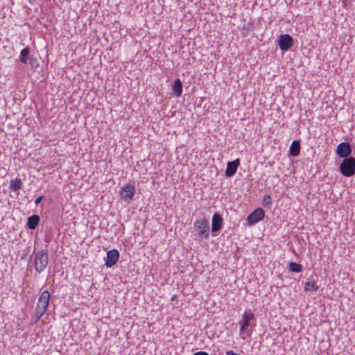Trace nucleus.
<instances>
[{
  "instance_id": "nucleus-20",
  "label": "nucleus",
  "mask_w": 355,
  "mask_h": 355,
  "mask_svg": "<svg viewBox=\"0 0 355 355\" xmlns=\"http://www.w3.org/2000/svg\"><path fill=\"white\" fill-rule=\"evenodd\" d=\"M262 204H263V207H268V208H270L272 206V202L271 197L270 195H266L263 196V200H262Z\"/></svg>"
},
{
  "instance_id": "nucleus-2",
  "label": "nucleus",
  "mask_w": 355,
  "mask_h": 355,
  "mask_svg": "<svg viewBox=\"0 0 355 355\" xmlns=\"http://www.w3.org/2000/svg\"><path fill=\"white\" fill-rule=\"evenodd\" d=\"M50 297L51 295L48 291H44L40 294L36 303L35 311L32 315V324H36L46 311L49 304Z\"/></svg>"
},
{
  "instance_id": "nucleus-5",
  "label": "nucleus",
  "mask_w": 355,
  "mask_h": 355,
  "mask_svg": "<svg viewBox=\"0 0 355 355\" xmlns=\"http://www.w3.org/2000/svg\"><path fill=\"white\" fill-rule=\"evenodd\" d=\"M340 172L345 177H352L355 174V158L349 157L341 162L339 167Z\"/></svg>"
},
{
  "instance_id": "nucleus-13",
  "label": "nucleus",
  "mask_w": 355,
  "mask_h": 355,
  "mask_svg": "<svg viewBox=\"0 0 355 355\" xmlns=\"http://www.w3.org/2000/svg\"><path fill=\"white\" fill-rule=\"evenodd\" d=\"M40 216L38 215H33L28 218L26 226L28 229L33 230L39 224Z\"/></svg>"
},
{
  "instance_id": "nucleus-6",
  "label": "nucleus",
  "mask_w": 355,
  "mask_h": 355,
  "mask_svg": "<svg viewBox=\"0 0 355 355\" xmlns=\"http://www.w3.org/2000/svg\"><path fill=\"white\" fill-rule=\"evenodd\" d=\"M135 194V188L133 185L127 184L123 186L119 191V196L125 202L130 204Z\"/></svg>"
},
{
  "instance_id": "nucleus-21",
  "label": "nucleus",
  "mask_w": 355,
  "mask_h": 355,
  "mask_svg": "<svg viewBox=\"0 0 355 355\" xmlns=\"http://www.w3.org/2000/svg\"><path fill=\"white\" fill-rule=\"evenodd\" d=\"M193 355H209V354L206 352L200 351L195 352Z\"/></svg>"
},
{
  "instance_id": "nucleus-4",
  "label": "nucleus",
  "mask_w": 355,
  "mask_h": 355,
  "mask_svg": "<svg viewBox=\"0 0 355 355\" xmlns=\"http://www.w3.org/2000/svg\"><path fill=\"white\" fill-rule=\"evenodd\" d=\"M193 228L197 232L198 238L208 239L209 238L210 227L208 220L202 218L197 220L193 223Z\"/></svg>"
},
{
  "instance_id": "nucleus-24",
  "label": "nucleus",
  "mask_w": 355,
  "mask_h": 355,
  "mask_svg": "<svg viewBox=\"0 0 355 355\" xmlns=\"http://www.w3.org/2000/svg\"><path fill=\"white\" fill-rule=\"evenodd\" d=\"M33 61L34 60L33 59H31V61H30V63L33 66Z\"/></svg>"
},
{
  "instance_id": "nucleus-23",
  "label": "nucleus",
  "mask_w": 355,
  "mask_h": 355,
  "mask_svg": "<svg viewBox=\"0 0 355 355\" xmlns=\"http://www.w3.org/2000/svg\"><path fill=\"white\" fill-rule=\"evenodd\" d=\"M226 354H227V355H240V354H237V353L234 352H233V351H232V350H229V351H227V352H226Z\"/></svg>"
},
{
  "instance_id": "nucleus-19",
  "label": "nucleus",
  "mask_w": 355,
  "mask_h": 355,
  "mask_svg": "<svg viewBox=\"0 0 355 355\" xmlns=\"http://www.w3.org/2000/svg\"><path fill=\"white\" fill-rule=\"evenodd\" d=\"M318 289V286L315 282H307L304 285V291H316Z\"/></svg>"
},
{
  "instance_id": "nucleus-8",
  "label": "nucleus",
  "mask_w": 355,
  "mask_h": 355,
  "mask_svg": "<svg viewBox=\"0 0 355 355\" xmlns=\"http://www.w3.org/2000/svg\"><path fill=\"white\" fill-rule=\"evenodd\" d=\"M278 44L281 50L287 51L293 45V39L288 34L281 35L279 37Z\"/></svg>"
},
{
  "instance_id": "nucleus-18",
  "label": "nucleus",
  "mask_w": 355,
  "mask_h": 355,
  "mask_svg": "<svg viewBox=\"0 0 355 355\" xmlns=\"http://www.w3.org/2000/svg\"><path fill=\"white\" fill-rule=\"evenodd\" d=\"M289 270L294 272H300L303 270V266L295 262H290L288 264Z\"/></svg>"
},
{
  "instance_id": "nucleus-15",
  "label": "nucleus",
  "mask_w": 355,
  "mask_h": 355,
  "mask_svg": "<svg viewBox=\"0 0 355 355\" xmlns=\"http://www.w3.org/2000/svg\"><path fill=\"white\" fill-rule=\"evenodd\" d=\"M173 91L175 96L179 97L181 96L182 92V84L179 78L174 81L173 85Z\"/></svg>"
},
{
  "instance_id": "nucleus-9",
  "label": "nucleus",
  "mask_w": 355,
  "mask_h": 355,
  "mask_svg": "<svg viewBox=\"0 0 355 355\" xmlns=\"http://www.w3.org/2000/svg\"><path fill=\"white\" fill-rule=\"evenodd\" d=\"M336 154L341 158H348L352 153V148L349 143L342 142L336 148Z\"/></svg>"
},
{
  "instance_id": "nucleus-11",
  "label": "nucleus",
  "mask_w": 355,
  "mask_h": 355,
  "mask_svg": "<svg viewBox=\"0 0 355 355\" xmlns=\"http://www.w3.org/2000/svg\"><path fill=\"white\" fill-rule=\"evenodd\" d=\"M223 223V219L222 216L218 214L215 213L211 219V231L213 232H217L220 230L222 228Z\"/></svg>"
},
{
  "instance_id": "nucleus-7",
  "label": "nucleus",
  "mask_w": 355,
  "mask_h": 355,
  "mask_svg": "<svg viewBox=\"0 0 355 355\" xmlns=\"http://www.w3.org/2000/svg\"><path fill=\"white\" fill-rule=\"evenodd\" d=\"M265 212L261 208H257L246 218V221L250 226L254 225L264 218Z\"/></svg>"
},
{
  "instance_id": "nucleus-3",
  "label": "nucleus",
  "mask_w": 355,
  "mask_h": 355,
  "mask_svg": "<svg viewBox=\"0 0 355 355\" xmlns=\"http://www.w3.org/2000/svg\"><path fill=\"white\" fill-rule=\"evenodd\" d=\"M34 268L38 273L43 272L49 263L48 251L41 250L35 253L34 255Z\"/></svg>"
},
{
  "instance_id": "nucleus-10",
  "label": "nucleus",
  "mask_w": 355,
  "mask_h": 355,
  "mask_svg": "<svg viewBox=\"0 0 355 355\" xmlns=\"http://www.w3.org/2000/svg\"><path fill=\"white\" fill-rule=\"evenodd\" d=\"M119 252L117 250H110L107 252V257L105 259V266L107 268L112 267L118 261Z\"/></svg>"
},
{
  "instance_id": "nucleus-17",
  "label": "nucleus",
  "mask_w": 355,
  "mask_h": 355,
  "mask_svg": "<svg viewBox=\"0 0 355 355\" xmlns=\"http://www.w3.org/2000/svg\"><path fill=\"white\" fill-rule=\"evenodd\" d=\"M22 181L21 179L16 178L14 180H11L10 183L9 188L14 191H17L21 189L22 187Z\"/></svg>"
},
{
  "instance_id": "nucleus-14",
  "label": "nucleus",
  "mask_w": 355,
  "mask_h": 355,
  "mask_svg": "<svg viewBox=\"0 0 355 355\" xmlns=\"http://www.w3.org/2000/svg\"><path fill=\"white\" fill-rule=\"evenodd\" d=\"M290 155L293 157H297L300 155V143L297 140H294L290 148H289Z\"/></svg>"
},
{
  "instance_id": "nucleus-16",
  "label": "nucleus",
  "mask_w": 355,
  "mask_h": 355,
  "mask_svg": "<svg viewBox=\"0 0 355 355\" xmlns=\"http://www.w3.org/2000/svg\"><path fill=\"white\" fill-rule=\"evenodd\" d=\"M29 53H30V49L28 46L23 49L21 51H20V54H19V60L21 63L24 64H27V61H28V57L29 55Z\"/></svg>"
},
{
  "instance_id": "nucleus-12",
  "label": "nucleus",
  "mask_w": 355,
  "mask_h": 355,
  "mask_svg": "<svg viewBox=\"0 0 355 355\" xmlns=\"http://www.w3.org/2000/svg\"><path fill=\"white\" fill-rule=\"evenodd\" d=\"M240 164V159H236L232 162H229L227 164V168L225 170V175L228 178L233 176Z\"/></svg>"
},
{
  "instance_id": "nucleus-1",
  "label": "nucleus",
  "mask_w": 355,
  "mask_h": 355,
  "mask_svg": "<svg viewBox=\"0 0 355 355\" xmlns=\"http://www.w3.org/2000/svg\"><path fill=\"white\" fill-rule=\"evenodd\" d=\"M255 321L254 314L250 309L244 311L241 320L239 322L240 324L239 334L243 339H245L247 336H251L255 326V324H252L251 322Z\"/></svg>"
},
{
  "instance_id": "nucleus-22",
  "label": "nucleus",
  "mask_w": 355,
  "mask_h": 355,
  "mask_svg": "<svg viewBox=\"0 0 355 355\" xmlns=\"http://www.w3.org/2000/svg\"><path fill=\"white\" fill-rule=\"evenodd\" d=\"M42 198H43L42 196L37 197L35 200V205H38L42 201Z\"/></svg>"
}]
</instances>
